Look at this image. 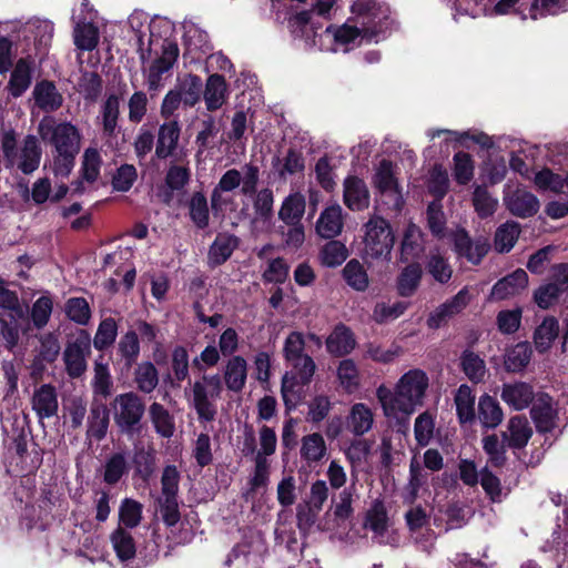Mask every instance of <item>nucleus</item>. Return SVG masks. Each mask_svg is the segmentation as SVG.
<instances>
[{
    "mask_svg": "<svg viewBox=\"0 0 568 568\" xmlns=\"http://www.w3.org/2000/svg\"><path fill=\"white\" fill-rule=\"evenodd\" d=\"M353 26L344 24L332 33L326 28L324 34L333 36L336 42L348 44L361 38L367 42H378L381 36L390 27L389 8L376 0H356L352 6Z\"/></svg>",
    "mask_w": 568,
    "mask_h": 568,
    "instance_id": "nucleus-1",
    "label": "nucleus"
},
{
    "mask_svg": "<svg viewBox=\"0 0 568 568\" xmlns=\"http://www.w3.org/2000/svg\"><path fill=\"white\" fill-rule=\"evenodd\" d=\"M428 387L429 378L426 372L413 368L400 376L394 389L379 386L376 396L385 416L398 418L409 416L417 407L423 406Z\"/></svg>",
    "mask_w": 568,
    "mask_h": 568,
    "instance_id": "nucleus-2",
    "label": "nucleus"
},
{
    "mask_svg": "<svg viewBox=\"0 0 568 568\" xmlns=\"http://www.w3.org/2000/svg\"><path fill=\"white\" fill-rule=\"evenodd\" d=\"M38 132L41 139L53 148V173L57 176H69L81 150L80 129L70 121H57L53 116H44L39 122Z\"/></svg>",
    "mask_w": 568,
    "mask_h": 568,
    "instance_id": "nucleus-3",
    "label": "nucleus"
},
{
    "mask_svg": "<svg viewBox=\"0 0 568 568\" xmlns=\"http://www.w3.org/2000/svg\"><path fill=\"white\" fill-rule=\"evenodd\" d=\"M260 182V169L253 163H245L241 170L230 169L220 178L219 183L212 190L211 205L213 209L221 206L222 194L240 189V193L252 196L256 193Z\"/></svg>",
    "mask_w": 568,
    "mask_h": 568,
    "instance_id": "nucleus-4",
    "label": "nucleus"
},
{
    "mask_svg": "<svg viewBox=\"0 0 568 568\" xmlns=\"http://www.w3.org/2000/svg\"><path fill=\"white\" fill-rule=\"evenodd\" d=\"M363 256L371 261H389L395 243L390 224L382 216L373 215L364 224Z\"/></svg>",
    "mask_w": 568,
    "mask_h": 568,
    "instance_id": "nucleus-5",
    "label": "nucleus"
},
{
    "mask_svg": "<svg viewBox=\"0 0 568 568\" xmlns=\"http://www.w3.org/2000/svg\"><path fill=\"white\" fill-rule=\"evenodd\" d=\"M111 406L113 420L121 433L132 435L139 430L145 406L138 394L128 392L116 395Z\"/></svg>",
    "mask_w": 568,
    "mask_h": 568,
    "instance_id": "nucleus-6",
    "label": "nucleus"
},
{
    "mask_svg": "<svg viewBox=\"0 0 568 568\" xmlns=\"http://www.w3.org/2000/svg\"><path fill=\"white\" fill-rule=\"evenodd\" d=\"M193 406L199 418L211 422L215 418L216 407L214 400L220 397L222 383L219 375H204L193 384Z\"/></svg>",
    "mask_w": 568,
    "mask_h": 568,
    "instance_id": "nucleus-7",
    "label": "nucleus"
},
{
    "mask_svg": "<svg viewBox=\"0 0 568 568\" xmlns=\"http://www.w3.org/2000/svg\"><path fill=\"white\" fill-rule=\"evenodd\" d=\"M453 250L457 257L466 258L469 263L478 265L489 251V243L484 237L473 240L467 231L457 227L448 234Z\"/></svg>",
    "mask_w": 568,
    "mask_h": 568,
    "instance_id": "nucleus-8",
    "label": "nucleus"
},
{
    "mask_svg": "<svg viewBox=\"0 0 568 568\" xmlns=\"http://www.w3.org/2000/svg\"><path fill=\"white\" fill-rule=\"evenodd\" d=\"M91 354V341L88 334H81L69 342L63 352L67 374L71 378L81 377L87 371V357Z\"/></svg>",
    "mask_w": 568,
    "mask_h": 568,
    "instance_id": "nucleus-9",
    "label": "nucleus"
},
{
    "mask_svg": "<svg viewBox=\"0 0 568 568\" xmlns=\"http://www.w3.org/2000/svg\"><path fill=\"white\" fill-rule=\"evenodd\" d=\"M178 57V44L173 41L164 40L161 57L153 61L146 74L149 91H158L162 87V75L173 67Z\"/></svg>",
    "mask_w": 568,
    "mask_h": 568,
    "instance_id": "nucleus-10",
    "label": "nucleus"
},
{
    "mask_svg": "<svg viewBox=\"0 0 568 568\" xmlns=\"http://www.w3.org/2000/svg\"><path fill=\"white\" fill-rule=\"evenodd\" d=\"M27 321V312L20 304L10 310L0 311V333L6 341V346L13 349L20 339V332Z\"/></svg>",
    "mask_w": 568,
    "mask_h": 568,
    "instance_id": "nucleus-11",
    "label": "nucleus"
},
{
    "mask_svg": "<svg viewBox=\"0 0 568 568\" xmlns=\"http://www.w3.org/2000/svg\"><path fill=\"white\" fill-rule=\"evenodd\" d=\"M328 498V486L324 480H316L312 484L307 509L297 511V520L300 527H311L315 524L317 515L323 509Z\"/></svg>",
    "mask_w": 568,
    "mask_h": 568,
    "instance_id": "nucleus-12",
    "label": "nucleus"
},
{
    "mask_svg": "<svg viewBox=\"0 0 568 568\" xmlns=\"http://www.w3.org/2000/svg\"><path fill=\"white\" fill-rule=\"evenodd\" d=\"M121 101L122 94L109 93L100 105L98 120L105 136H115L118 133Z\"/></svg>",
    "mask_w": 568,
    "mask_h": 568,
    "instance_id": "nucleus-13",
    "label": "nucleus"
},
{
    "mask_svg": "<svg viewBox=\"0 0 568 568\" xmlns=\"http://www.w3.org/2000/svg\"><path fill=\"white\" fill-rule=\"evenodd\" d=\"M555 270L557 282L542 285L535 292V302L544 310L557 302L560 294L568 287V265L559 264Z\"/></svg>",
    "mask_w": 568,
    "mask_h": 568,
    "instance_id": "nucleus-14",
    "label": "nucleus"
},
{
    "mask_svg": "<svg viewBox=\"0 0 568 568\" xmlns=\"http://www.w3.org/2000/svg\"><path fill=\"white\" fill-rule=\"evenodd\" d=\"M531 418L540 433H551L557 428V410L552 407L551 397L547 394L538 395L531 410Z\"/></svg>",
    "mask_w": 568,
    "mask_h": 568,
    "instance_id": "nucleus-15",
    "label": "nucleus"
},
{
    "mask_svg": "<svg viewBox=\"0 0 568 568\" xmlns=\"http://www.w3.org/2000/svg\"><path fill=\"white\" fill-rule=\"evenodd\" d=\"M500 397L513 409L523 410L532 403L535 392L525 382L506 383L501 387Z\"/></svg>",
    "mask_w": 568,
    "mask_h": 568,
    "instance_id": "nucleus-16",
    "label": "nucleus"
},
{
    "mask_svg": "<svg viewBox=\"0 0 568 568\" xmlns=\"http://www.w3.org/2000/svg\"><path fill=\"white\" fill-rule=\"evenodd\" d=\"M528 285V275L523 268L503 277L491 288L490 298L503 301L524 291Z\"/></svg>",
    "mask_w": 568,
    "mask_h": 568,
    "instance_id": "nucleus-17",
    "label": "nucleus"
},
{
    "mask_svg": "<svg viewBox=\"0 0 568 568\" xmlns=\"http://www.w3.org/2000/svg\"><path fill=\"white\" fill-rule=\"evenodd\" d=\"M343 226V209L339 204H333L321 212L315 230L323 239H334L342 233Z\"/></svg>",
    "mask_w": 568,
    "mask_h": 568,
    "instance_id": "nucleus-18",
    "label": "nucleus"
},
{
    "mask_svg": "<svg viewBox=\"0 0 568 568\" xmlns=\"http://www.w3.org/2000/svg\"><path fill=\"white\" fill-rule=\"evenodd\" d=\"M504 201L511 214L523 219L535 215L539 210L538 199L523 189L506 194Z\"/></svg>",
    "mask_w": 568,
    "mask_h": 568,
    "instance_id": "nucleus-19",
    "label": "nucleus"
},
{
    "mask_svg": "<svg viewBox=\"0 0 568 568\" xmlns=\"http://www.w3.org/2000/svg\"><path fill=\"white\" fill-rule=\"evenodd\" d=\"M344 203L352 211H363L369 206V191L366 183L357 176L344 180Z\"/></svg>",
    "mask_w": 568,
    "mask_h": 568,
    "instance_id": "nucleus-20",
    "label": "nucleus"
},
{
    "mask_svg": "<svg viewBox=\"0 0 568 568\" xmlns=\"http://www.w3.org/2000/svg\"><path fill=\"white\" fill-rule=\"evenodd\" d=\"M32 409L40 419L57 415L59 403L55 388L50 384H43L33 392Z\"/></svg>",
    "mask_w": 568,
    "mask_h": 568,
    "instance_id": "nucleus-21",
    "label": "nucleus"
},
{
    "mask_svg": "<svg viewBox=\"0 0 568 568\" xmlns=\"http://www.w3.org/2000/svg\"><path fill=\"white\" fill-rule=\"evenodd\" d=\"M181 134V126L176 120L164 122L158 131L155 155L166 159L176 150Z\"/></svg>",
    "mask_w": 568,
    "mask_h": 568,
    "instance_id": "nucleus-22",
    "label": "nucleus"
},
{
    "mask_svg": "<svg viewBox=\"0 0 568 568\" xmlns=\"http://www.w3.org/2000/svg\"><path fill=\"white\" fill-rule=\"evenodd\" d=\"M425 251L424 233L418 225L409 222L400 242V260L408 262L418 258Z\"/></svg>",
    "mask_w": 568,
    "mask_h": 568,
    "instance_id": "nucleus-23",
    "label": "nucleus"
},
{
    "mask_svg": "<svg viewBox=\"0 0 568 568\" xmlns=\"http://www.w3.org/2000/svg\"><path fill=\"white\" fill-rule=\"evenodd\" d=\"M229 91L224 78L217 73L210 75L203 91V99L209 112L216 111L227 101Z\"/></svg>",
    "mask_w": 568,
    "mask_h": 568,
    "instance_id": "nucleus-24",
    "label": "nucleus"
},
{
    "mask_svg": "<svg viewBox=\"0 0 568 568\" xmlns=\"http://www.w3.org/2000/svg\"><path fill=\"white\" fill-rule=\"evenodd\" d=\"M41 149L34 135H27L18 151L14 165L24 174H31L40 164Z\"/></svg>",
    "mask_w": 568,
    "mask_h": 568,
    "instance_id": "nucleus-25",
    "label": "nucleus"
},
{
    "mask_svg": "<svg viewBox=\"0 0 568 568\" xmlns=\"http://www.w3.org/2000/svg\"><path fill=\"white\" fill-rule=\"evenodd\" d=\"M531 435L528 420L521 416H514L508 422L507 430L503 433V439L507 447L520 449L527 445Z\"/></svg>",
    "mask_w": 568,
    "mask_h": 568,
    "instance_id": "nucleus-26",
    "label": "nucleus"
},
{
    "mask_svg": "<svg viewBox=\"0 0 568 568\" xmlns=\"http://www.w3.org/2000/svg\"><path fill=\"white\" fill-rule=\"evenodd\" d=\"M356 345L351 329L344 324L335 326L334 331L326 338L327 352L335 356L349 354Z\"/></svg>",
    "mask_w": 568,
    "mask_h": 568,
    "instance_id": "nucleus-27",
    "label": "nucleus"
},
{
    "mask_svg": "<svg viewBox=\"0 0 568 568\" xmlns=\"http://www.w3.org/2000/svg\"><path fill=\"white\" fill-rule=\"evenodd\" d=\"M36 104L44 112L58 110L63 102L62 95L58 92L55 85L50 81H41L33 89Z\"/></svg>",
    "mask_w": 568,
    "mask_h": 568,
    "instance_id": "nucleus-28",
    "label": "nucleus"
},
{
    "mask_svg": "<svg viewBox=\"0 0 568 568\" xmlns=\"http://www.w3.org/2000/svg\"><path fill=\"white\" fill-rule=\"evenodd\" d=\"M428 274L439 284H447L453 277V266L448 258L438 248L430 250L426 257Z\"/></svg>",
    "mask_w": 568,
    "mask_h": 568,
    "instance_id": "nucleus-29",
    "label": "nucleus"
},
{
    "mask_svg": "<svg viewBox=\"0 0 568 568\" xmlns=\"http://www.w3.org/2000/svg\"><path fill=\"white\" fill-rule=\"evenodd\" d=\"M102 164V159L99 151L94 148H88L82 156V180L77 181L73 185L74 192L82 193L83 192V181L88 183H93L98 180L100 175V168Z\"/></svg>",
    "mask_w": 568,
    "mask_h": 568,
    "instance_id": "nucleus-30",
    "label": "nucleus"
},
{
    "mask_svg": "<svg viewBox=\"0 0 568 568\" xmlns=\"http://www.w3.org/2000/svg\"><path fill=\"white\" fill-rule=\"evenodd\" d=\"M347 428L356 436H362L372 429L374 415L363 403L354 404L347 416Z\"/></svg>",
    "mask_w": 568,
    "mask_h": 568,
    "instance_id": "nucleus-31",
    "label": "nucleus"
},
{
    "mask_svg": "<svg viewBox=\"0 0 568 568\" xmlns=\"http://www.w3.org/2000/svg\"><path fill=\"white\" fill-rule=\"evenodd\" d=\"M305 206L306 202L303 194L298 192L291 193L282 202L278 219L285 224L302 223Z\"/></svg>",
    "mask_w": 568,
    "mask_h": 568,
    "instance_id": "nucleus-32",
    "label": "nucleus"
},
{
    "mask_svg": "<svg viewBox=\"0 0 568 568\" xmlns=\"http://www.w3.org/2000/svg\"><path fill=\"white\" fill-rule=\"evenodd\" d=\"M246 376V361L242 356H233L230 358L224 372L226 387L232 392H241L245 386Z\"/></svg>",
    "mask_w": 568,
    "mask_h": 568,
    "instance_id": "nucleus-33",
    "label": "nucleus"
},
{
    "mask_svg": "<svg viewBox=\"0 0 568 568\" xmlns=\"http://www.w3.org/2000/svg\"><path fill=\"white\" fill-rule=\"evenodd\" d=\"M478 418L486 428H496L503 422L504 413L496 398L487 394L480 396Z\"/></svg>",
    "mask_w": 568,
    "mask_h": 568,
    "instance_id": "nucleus-34",
    "label": "nucleus"
},
{
    "mask_svg": "<svg viewBox=\"0 0 568 568\" xmlns=\"http://www.w3.org/2000/svg\"><path fill=\"white\" fill-rule=\"evenodd\" d=\"M423 275L422 266L418 263H410L405 266L397 276L396 288L400 296H412L419 286Z\"/></svg>",
    "mask_w": 568,
    "mask_h": 568,
    "instance_id": "nucleus-35",
    "label": "nucleus"
},
{
    "mask_svg": "<svg viewBox=\"0 0 568 568\" xmlns=\"http://www.w3.org/2000/svg\"><path fill=\"white\" fill-rule=\"evenodd\" d=\"M301 457L307 464L321 462L327 453L324 437L320 433H313L302 438Z\"/></svg>",
    "mask_w": 568,
    "mask_h": 568,
    "instance_id": "nucleus-36",
    "label": "nucleus"
},
{
    "mask_svg": "<svg viewBox=\"0 0 568 568\" xmlns=\"http://www.w3.org/2000/svg\"><path fill=\"white\" fill-rule=\"evenodd\" d=\"M272 166L281 180H286L287 176L304 170V158L295 149H288L283 159H273Z\"/></svg>",
    "mask_w": 568,
    "mask_h": 568,
    "instance_id": "nucleus-37",
    "label": "nucleus"
},
{
    "mask_svg": "<svg viewBox=\"0 0 568 568\" xmlns=\"http://www.w3.org/2000/svg\"><path fill=\"white\" fill-rule=\"evenodd\" d=\"M455 405L458 419L462 424L471 423L475 419V395L471 388L463 384L455 394Z\"/></svg>",
    "mask_w": 568,
    "mask_h": 568,
    "instance_id": "nucleus-38",
    "label": "nucleus"
},
{
    "mask_svg": "<svg viewBox=\"0 0 568 568\" xmlns=\"http://www.w3.org/2000/svg\"><path fill=\"white\" fill-rule=\"evenodd\" d=\"M110 540L116 557L121 561H128L135 557L136 547L134 539L124 527L119 526L110 536Z\"/></svg>",
    "mask_w": 568,
    "mask_h": 568,
    "instance_id": "nucleus-39",
    "label": "nucleus"
},
{
    "mask_svg": "<svg viewBox=\"0 0 568 568\" xmlns=\"http://www.w3.org/2000/svg\"><path fill=\"white\" fill-rule=\"evenodd\" d=\"M149 416L159 435L164 438L173 436L175 430L174 419L162 404L152 403L149 407Z\"/></svg>",
    "mask_w": 568,
    "mask_h": 568,
    "instance_id": "nucleus-40",
    "label": "nucleus"
},
{
    "mask_svg": "<svg viewBox=\"0 0 568 568\" xmlns=\"http://www.w3.org/2000/svg\"><path fill=\"white\" fill-rule=\"evenodd\" d=\"M109 412L104 404L94 403L88 417V435L101 440L106 435Z\"/></svg>",
    "mask_w": 568,
    "mask_h": 568,
    "instance_id": "nucleus-41",
    "label": "nucleus"
},
{
    "mask_svg": "<svg viewBox=\"0 0 568 568\" xmlns=\"http://www.w3.org/2000/svg\"><path fill=\"white\" fill-rule=\"evenodd\" d=\"M31 84V68L27 60L20 59L11 73L8 90L13 98L21 97Z\"/></svg>",
    "mask_w": 568,
    "mask_h": 568,
    "instance_id": "nucleus-42",
    "label": "nucleus"
},
{
    "mask_svg": "<svg viewBox=\"0 0 568 568\" xmlns=\"http://www.w3.org/2000/svg\"><path fill=\"white\" fill-rule=\"evenodd\" d=\"M314 11H301L296 13L291 20L290 24L293 32L305 40L307 47H315L317 44V33L314 30V22H312V13Z\"/></svg>",
    "mask_w": 568,
    "mask_h": 568,
    "instance_id": "nucleus-43",
    "label": "nucleus"
},
{
    "mask_svg": "<svg viewBox=\"0 0 568 568\" xmlns=\"http://www.w3.org/2000/svg\"><path fill=\"white\" fill-rule=\"evenodd\" d=\"M520 234V225L514 221L501 224L495 233L494 246L499 253L509 252L516 244Z\"/></svg>",
    "mask_w": 568,
    "mask_h": 568,
    "instance_id": "nucleus-44",
    "label": "nucleus"
},
{
    "mask_svg": "<svg viewBox=\"0 0 568 568\" xmlns=\"http://www.w3.org/2000/svg\"><path fill=\"white\" fill-rule=\"evenodd\" d=\"M134 382L140 392L152 393L159 385V372L153 363L142 362L134 369Z\"/></svg>",
    "mask_w": 568,
    "mask_h": 568,
    "instance_id": "nucleus-45",
    "label": "nucleus"
},
{
    "mask_svg": "<svg viewBox=\"0 0 568 568\" xmlns=\"http://www.w3.org/2000/svg\"><path fill=\"white\" fill-rule=\"evenodd\" d=\"M342 274L347 285L357 292H364L369 285L366 270L363 264L355 258L346 263Z\"/></svg>",
    "mask_w": 568,
    "mask_h": 568,
    "instance_id": "nucleus-46",
    "label": "nucleus"
},
{
    "mask_svg": "<svg viewBox=\"0 0 568 568\" xmlns=\"http://www.w3.org/2000/svg\"><path fill=\"white\" fill-rule=\"evenodd\" d=\"M531 347L527 342H520L507 351L505 356V368L508 372H520L530 362Z\"/></svg>",
    "mask_w": 568,
    "mask_h": 568,
    "instance_id": "nucleus-47",
    "label": "nucleus"
},
{
    "mask_svg": "<svg viewBox=\"0 0 568 568\" xmlns=\"http://www.w3.org/2000/svg\"><path fill=\"white\" fill-rule=\"evenodd\" d=\"M128 471V455L122 452L114 453L105 462L103 480L109 485H115Z\"/></svg>",
    "mask_w": 568,
    "mask_h": 568,
    "instance_id": "nucleus-48",
    "label": "nucleus"
},
{
    "mask_svg": "<svg viewBox=\"0 0 568 568\" xmlns=\"http://www.w3.org/2000/svg\"><path fill=\"white\" fill-rule=\"evenodd\" d=\"M559 325L555 317H546L536 328L534 342L539 352H546L558 336Z\"/></svg>",
    "mask_w": 568,
    "mask_h": 568,
    "instance_id": "nucleus-49",
    "label": "nucleus"
},
{
    "mask_svg": "<svg viewBox=\"0 0 568 568\" xmlns=\"http://www.w3.org/2000/svg\"><path fill=\"white\" fill-rule=\"evenodd\" d=\"M118 353L124 362L125 368H131L140 354V343L135 331H129L120 338Z\"/></svg>",
    "mask_w": 568,
    "mask_h": 568,
    "instance_id": "nucleus-50",
    "label": "nucleus"
},
{
    "mask_svg": "<svg viewBox=\"0 0 568 568\" xmlns=\"http://www.w3.org/2000/svg\"><path fill=\"white\" fill-rule=\"evenodd\" d=\"M408 304L406 302H378L374 306L372 317L378 324H385L395 321L402 316L407 310Z\"/></svg>",
    "mask_w": 568,
    "mask_h": 568,
    "instance_id": "nucleus-51",
    "label": "nucleus"
},
{
    "mask_svg": "<svg viewBox=\"0 0 568 568\" xmlns=\"http://www.w3.org/2000/svg\"><path fill=\"white\" fill-rule=\"evenodd\" d=\"M337 379L341 387L347 393H353L359 386V373L353 359L346 358L337 366Z\"/></svg>",
    "mask_w": 568,
    "mask_h": 568,
    "instance_id": "nucleus-52",
    "label": "nucleus"
},
{
    "mask_svg": "<svg viewBox=\"0 0 568 568\" xmlns=\"http://www.w3.org/2000/svg\"><path fill=\"white\" fill-rule=\"evenodd\" d=\"M74 44L82 51H92L99 42V30L92 23H78L74 28Z\"/></svg>",
    "mask_w": 568,
    "mask_h": 568,
    "instance_id": "nucleus-53",
    "label": "nucleus"
},
{
    "mask_svg": "<svg viewBox=\"0 0 568 568\" xmlns=\"http://www.w3.org/2000/svg\"><path fill=\"white\" fill-rule=\"evenodd\" d=\"M348 256L346 246L339 241L326 243L320 254L321 263L327 267L342 265Z\"/></svg>",
    "mask_w": 568,
    "mask_h": 568,
    "instance_id": "nucleus-54",
    "label": "nucleus"
},
{
    "mask_svg": "<svg viewBox=\"0 0 568 568\" xmlns=\"http://www.w3.org/2000/svg\"><path fill=\"white\" fill-rule=\"evenodd\" d=\"M237 241L233 236L219 235L210 247L209 256L212 263H224L236 247Z\"/></svg>",
    "mask_w": 568,
    "mask_h": 568,
    "instance_id": "nucleus-55",
    "label": "nucleus"
},
{
    "mask_svg": "<svg viewBox=\"0 0 568 568\" xmlns=\"http://www.w3.org/2000/svg\"><path fill=\"white\" fill-rule=\"evenodd\" d=\"M427 226L430 233L437 239L446 236V217L439 200L433 201L427 207Z\"/></svg>",
    "mask_w": 568,
    "mask_h": 568,
    "instance_id": "nucleus-56",
    "label": "nucleus"
},
{
    "mask_svg": "<svg viewBox=\"0 0 568 568\" xmlns=\"http://www.w3.org/2000/svg\"><path fill=\"white\" fill-rule=\"evenodd\" d=\"M142 510L143 506L141 503L131 498H124L119 508L120 524L125 528L136 527L141 523Z\"/></svg>",
    "mask_w": 568,
    "mask_h": 568,
    "instance_id": "nucleus-57",
    "label": "nucleus"
},
{
    "mask_svg": "<svg viewBox=\"0 0 568 568\" xmlns=\"http://www.w3.org/2000/svg\"><path fill=\"white\" fill-rule=\"evenodd\" d=\"M190 217L199 229H205L209 225L210 213L207 200L203 193L196 192L192 195L190 203Z\"/></svg>",
    "mask_w": 568,
    "mask_h": 568,
    "instance_id": "nucleus-58",
    "label": "nucleus"
},
{
    "mask_svg": "<svg viewBox=\"0 0 568 568\" xmlns=\"http://www.w3.org/2000/svg\"><path fill=\"white\" fill-rule=\"evenodd\" d=\"M473 204L477 214L485 219L495 213L498 200L491 196L485 186L478 185L473 194Z\"/></svg>",
    "mask_w": 568,
    "mask_h": 568,
    "instance_id": "nucleus-59",
    "label": "nucleus"
},
{
    "mask_svg": "<svg viewBox=\"0 0 568 568\" xmlns=\"http://www.w3.org/2000/svg\"><path fill=\"white\" fill-rule=\"evenodd\" d=\"M462 367L466 376L474 383H479L485 377V362L474 352H464L462 356Z\"/></svg>",
    "mask_w": 568,
    "mask_h": 568,
    "instance_id": "nucleus-60",
    "label": "nucleus"
},
{
    "mask_svg": "<svg viewBox=\"0 0 568 568\" xmlns=\"http://www.w3.org/2000/svg\"><path fill=\"white\" fill-rule=\"evenodd\" d=\"M202 87V80L199 75L189 74L180 90L176 91L181 93L184 105L194 106L200 101Z\"/></svg>",
    "mask_w": 568,
    "mask_h": 568,
    "instance_id": "nucleus-61",
    "label": "nucleus"
},
{
    "mask_svg": "<svg viewBox=\"0 0 568 568\" xmlns=\"http://www.w3.org/2000/svg\"><path fill=\"white\" fill-rule=\"evenodd\" d=\"M79 91L85 100L94 102L102 92V79L95 72H84L79 80Z\"/></svg>",
    "mask_w": 568,
    "mask_h": 568,
    "instance_id": "nucleus-62",
    "label": "nucleus"
},
{
    "mask_svg": "<svg viewBox=\"0 0 568 568\" xmlns=\"http://www.w3.org/2000/svg\"><path fill=\"white\" fill-rule=\"evenodd\" d=\"M118 334V326L113 318L108 317L99 324L93 338V345L97 349H104L114 343Z\"/></svg>",
    "mask_w": 568,
    "mask_h": 568,
    "instance_id": "nucleus-63",
    "label": "nucleus"
},
{
    "mask_svg": "<svg viewBox=\"0 0 568 568\" xmlns=\"http://www.w3.org/2000/svg\"><path fill=\"white\" fill-rule=\"evenodd\" d=\"M67 316L77 324H88L91 311L88 302L83 297H71L65 303Z\"/></svg>",
    "mask_w": 568,
    "mask_h": 568,
    "instance_id": "nucleus-64",
    "label": "nucleus"
}]
</instances>
